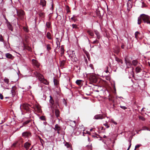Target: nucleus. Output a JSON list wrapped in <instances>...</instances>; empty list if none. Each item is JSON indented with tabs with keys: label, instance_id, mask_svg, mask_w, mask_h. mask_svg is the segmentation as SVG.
Returning a JSON list of instances; mask_svg holds the SVG:
<instances>
[{
	"label": "nucleus",
	"instance_id": "1",
	"mask_svg": "<svg viewBox=\"0 0 150 150\" xmlns=\"http://www.w3.org/2000/svg\"><path fill=\"white\" fill-rule=\"evenodd\" d=\"M142 20L144 22L150 25V17L148 15L142 14L138 18L137 23L140 25L142 23Z\"/></svg>",
	"mask_w": 150,
	"mask_h": 150
},
{
	"label": "nucleus",
	"instance_id": "2",
	"mask_svg": "<svg viewBox=\"0 0 150 150\" xmlns=\"http://www.w3.org/2000/svg\"><path fill=\"white\" fill-rule=\"evenodd\" d=\"M30 107L33 109L34 110L38 113L40 112L41 111V108L38 104H32V105H30Z\"/></svg>",
	"mask_w": 150,
	"mask_h": 150
},
{
	"label": "nucleus",
	"instance_id": "3",
	"mask_svg": "<svg viewBox=\"0 0 150 150\" xmlns=\"http://www.w3.org/2000/svg\"><path fill=\"white\" fill-rule=\"evenodd\" d=\"M76 129L77 131L76 134L77 135H79V134L81 133L82 132H83L82 133L83 134V135L84 136H85L84 134L85 133L84 132V129L83 126L79 127L77 129ZM86 132L85 133V134L87 133L88 134H90V132H88L87 131H86Z\"/></svg>",
	"mask_w": 150,
	"mask_h": 150
},
{
	"label": "nucleus",
	"instance_id": "4",
	"mask_svg": "<svg viewBox=\"0 0 150 150\" xmlns=\"http://www.w3.org/2000/svg\"><path fill=\"white\" fill-rule=\"evenodd\" d=\"M31 104H29L28 103H23L22 104V108L25 110L28 113L31 112V109L30 108V105Z\"/></svg>",
	"mask_w": 150,
	"mask_h": 150
},
{
	"label": "nucleus",
	"instance_id": "5",
	"mask_svg": "<svg viewBox=\"0 0 150 150\" xmlns=\"http://www.w3.org/2000/svg\"><path fill=\"white\" fill-rule=\"evenodd\" d=\"M18 16L21 20L23 19L24 18L25 13L24 11L22 10H16Z\"/></svg>",
	"mask_w": 150,
	"mask_h": 150
},
{
	"label": "nucleus",
	"instance_id": "6",
	"mask_svg": "<svg viewBox=\"0 0 150 150\" xmlns=\"http://www.w3.org/2000/svg\"><path fill=\"white\" fill-rule=\"evenodd\" d=\"M90 82L89 83L91 84L92 83H96L97 81V79L96 76L94 75H91L89 77Z\"/></svg>",
	"mask_w": 150,
	"mask_h": 150
},
{
	"label": "nucleus",
	"instance_id": "7",
	"mask_svg": "<svg viewBox=\"0 0 150 150\" xmlns=\"http://www.w3.org/2000/svg\"><path fill=\"white\" fill-rule=\"evenodd\" d=\"M135 38L138 41L139 39L141 40L143 38V36L141 35V33L138 31L136 32L134 34Z\"/></svg>",
	"mask_w": 150,
	"mask_h": 150
},
{
	"label": "nucleus",
	"instance_id": "8",
	"mask_svg": "<svg viewBox=\"0 0 150 150\" xmlns=\"http://www.w3.org/2000/svg\"><path fill=\"white\" fill-rule=\"evenodd\" d=\"M34 74L40 81L44 78L43 75L37 71H35Z\"/></svg>",
	"mask_w": 150,
	"mask_h": 150
},
{
	"label": "nucleus",
	"instance_id": "9",
	"mask_svg": "<svg viewBox=\"0 0 150 150\" xmlns=\"http://www.w3.org/2000/svg\"><path fill=\"white\" fill-rule=\"evenodd\" d=\"M31 136V133L29 131H25L22 133V137L24 138H28Z\"/></svg>",
	"mask_w": 150,
	"mask_h": 150
},
{
	"label": "nucleus",
	"instance_id": "10",
	"mask_svg": "<svg viewBox=\"0 0 150 150\" xmlns=\"http://www.w3.org/2000/svg\"><path fill=\"white\" fill-rule=\"evenodd\" d=\"M132 0H128L127 3V10L129 12L131 8L132 7Z\"/></svg>",
	"mask_w": 150,
	"mask_h": 150
},
{
	"label": "nucleus",
	"instance_id": "11",
	"mask_svg": "<svg viewBox=\"0 0 150 150\" xmlns=\"http://www.w3.org/2000/svg\"><path fill=\"white\" fill-rule=\"evenodd\" d=\"M125 62L127 67L129 68L131 66L132 63L128 58L126 57L125 58Z\"/></svg>",
	"mask_w": 150,
	"mask_h": 150
},
{
	"label": "nucleus",
	"instance_id": "12",
	"mask_svg": "<svg viewBox=\"0 0 150 150\" xmlns=\"http://www.w3.org/2000/svg\"><path fill=\"white\" fill-rule=\"evenodd\" d=\"M32 62L33 65L36 67L37 68H39L40 67V64L38 61L35 59L32 60Z\"/></svg>",
	"mask_w": 150,
	"mask_h": 150
},
{
	"label": "nucleus",
	"instance_id": "13",
	"mask_svg": "<svg viewBox=\"0 0 150 150\" xmlns=\"http://www.w3.org/2000/svg\"><path fill=\"white\" fill-rule=\"evenodd\" d=\"M46 1L45 0H40L39 5L44 8L46 6Z\"/></svg>",
	"mask_w": 150,
	"mask_h": 150
},
{
	"label": "nucleus",
	"instance_id": "14",
	"mask_svg": "<svg viewBox=\"0 0 150 150\" xmlns=\"http://www.w3.org/2000/svg\"><path fill=\"white\" fill-rule=\"evenodd\" d=\"M104 118L102 115L98 114L95 115L93 119L96 120L102 119Z\"/></svg>",
	"mask_w": 150,
	"mask_h": 150
},
{
	"label": "nucleus",
	"instance_id": "15",
	"mask_svg": "<svg viewBox=\"0 0 150 150\" xmlns=\"http://www.w3.org/2000/svg\"><path fill=\"white\" fill-rule=\"evenodd\" d=\"M140 63L137 59L133 60L132 62V65H133L134 67L137 66L139 64H140Z\"/></svg>",
	"mask_w": 150,
	"mask_h": 150
},
{
	"label": "nucleus",
	"instance_id": "16",
	"mask_svg": "<svg viewBox=\"0 0 150 150\" xmlns=\"http://www.w3.org/2000/svg\"><path fill=\"white\" fill-rule=\"evenodd\" d=\"M54 112L55 115L57 118L59 117L60 112L59 110L57 108H55Z\"/></svg>",
	"mask_w": 150,
	"mask_h": 150
},
{
	"label": "nucleus",
	"instance_id": "17",
	"mask_svg": "<svg viewBox=\"0 0 150 150\" xmlns=\"http://www.w3.org/2000/svg\"><path fill=\"white\" fill-rule=\"evenodd\" d=\"M16 88L15 86L12 87L11 90V93L13 97H14L16 94Z\"/></svg>",
	"mask_w": 150,
	"mask_h": 150
},
{
	"label": "nucleus",
	"instance_id": "18",
	"mask_svg": "<svg viewBox=\"0 0 150 150\" xmlns=\"http://www.w3.org/2000/svg\"><path fill=\"white\" fill-rule=\"evenodd\" d=\"M50 105L51 107H52L53 109L54 108H57V106H55V105L54 103V101L53 99L50 100Z\"/></svg>",
	"mask_w": 150,
	"mask_h": 150
},
{
	"label": "nucleus",
	"instance_id": "19",
	"mask_svg": "<svg viewBox=\"0 0 150 150\" xmlns=\"http://www.w3.org/2000/svg\"><path fill=\"white\" fill-rule=\"evenodd\" d=\"M142 69L140 66L139 65L135 68V71L136 73H138L141 72Z\"/></svg>",
	"mask_w": 150,
	"mask_h": 150
},
{
	"label": "nucleus",
	"instance_id": "20",
	"mask_svg": "<svg viewBox=\"0 0 150 150\" xmlns=\"http://www.w3.org/2000/svg\"><path fill=\"white\" fill-rule=\"evenodd\" d=\"M31 144L28 142H26L25 143L24 145V147L26 150L29 149L30 147Z\"/></svg>",
	"mask_w": 150,
	"mask_h": 150
},
{
	"label": "nucleus",
	"instance_id": "21",
	"mask_svg": "<svg viewBox=\"0 0 150 150\" xmlns=\"http://www.w3.org/2000/svg\"><path fill=\"white\" fill-rule=\"evenodd\" d=\"M7 25L8 28L9 30L12 31H13V27L10 23H8V24H7Z\"/></svg>",
	"mask_w": 150,
	"mask_h": 150
},
{
	"label": "nucleus",
	"instance_id": "22",
	"mask_svg": "<svg viewBox=\"0 0 150 150\" xmlns=\"http://www.w3.org/2000/svg\"><path fill=\"white\" fill-rule=\"evenodd\" d=\"M92 144H91L86 146L85 148V150H92Z\"/></svg>",
	"mask_w": 150,
	"mask_h": 150
},
{
	"label": "nucleus",
	"instance_id": "23",
	"mask_svg": "<svg viewBox=\"0 0 150 150\" xmlns=\"http://www.w3.org/2000/svg\"><path fill=\"white\" fill-rule=\"evenodd\" d=\"M66 59L65 58H64V59L62 60H60V65L61 67H63L64 66L66 63Z\"/></svg>",
	"mask_w": 150,
	"mask_h": 150
},
{
	"label": "nucleus",
	"instance_id": "24",
	"mask_svg": "<svg viewBox=\"0 0 150 150\" xmlns=\"http://www.w3.org/2000/svg\"><path fill=\"white\" fill-rule=\"evenodd\" d=\"M61 129V127L57 124L55 125L54 129L55 131H60Z\"/></svg>",
	"mask_w": 150,
	"mask_h": 150
},
{
	"label": "nucleus",
	"instance_id": "25",
	"mask_svg": "<svg viewBox=\"0 0 150 150\" xmlns=\"http://www.w3.org/2000/svg\"><path fill=\"white\" fill-rule=\"evenodd\" d=\"M46 37L49 40H52V37L51 33L49 32H48L46 34Z\"/></svg>",
	"mask_w": 150,
	"mask_h": 150
},
{
	"label": "nucleus",
	"instance_id": "26",
	"mask_svg": "<svg viewBox=\"0 0 150 150\" xmlns=\"http://www.w3.org/2000/svg\"><path fill=\"white\" fill-rule=\"evenodd\" d=\"M38 14L39 15V16L42 18H44L45 16V13L42 11L38 12Z\"/></svg>",
	"mask_w": 150,
	"mask_h": 150
},
{
	"label": "nucleus",
	"instance_id": "27",
	"mask_svg": "<svg viewBox=\"0 0 150 150\" xmlns=\"http://www.w3.org/2000/svg\"><path fill=\"white\" fill-rule=\"evenodd\" d=\"M94 33L97 36V38L98 39H99L100 38V36L99 33L97 30H95Z\"/></svg>",
	"mask_w": 150,
	"mask_h": 150
},
{
	"label": "nucleus",
	"instance_id": "28",
	"mask_svg": "<svg viewBox=\"0 0 150 150\" xmlns=\"http://www.w3.org/2000/svg\"><path fill=\"white\" fill-rule=\"evenodd\" d=\"M83 81L81 80H77L76 81V83L79 85L80 86L82 84Z\"/></svg>",
	"mask_w": 150,
	"mask_h": 150
},
{
	"label": "nucleus",
	"instance_id": "29",
	"mask_svg": "<svg viewBox=\"0 0 150 150\" xmlns=\"http://www.w3.org/2000/svg\"><path fill=\"white\" fill-rule=\"evenodd\" d=\"M40 82L45 85H48L49 84V82L46 79H45L44 78L40 81Z\"/></svg>",
	"mask_w": 150,
	"mask_h": 150
},
{
	"label": "nucleus",
	"instance_id": "30",
	"mask_svg": "<svg viewBox=\"0 0 150 150\" xmlns=\"http://www.w3.org/2000/svg\"><path fill=\"white\" fill-rule=\"evenodd\" d=\"M87 33L91 36L93 37L94 35L93 32L91 30H88Z\"/></svg>",
	"mask_w": 150,
	"mask_h": 150
},
{
	"label": "nucleus",
	"instance_id": "31",
	"mask_svg": "<svg viewBox=\"0 0 150 150\" xmlns=\"http://www.w3.org/2000/svg\"><path fill=\"white\" fill-rule=\"evenodd\" d=\"M64 145L67 148H71L72 149L71 145V144L69 143L68 142H66Z\"/></svg>",
	"mask_w": 150,
	"mask_h": 150
},
{
	"label": "nucleus",
	"instance_id": "32",
	"mask_svg": "<svg viewBox=\"0 0 150 150\" xmlns=\"http://www.w3.org/2000/svg\"><path fill=\"white\" fill-rule=\"evenodd\" d=\"M70 57H71V59L73 62H76L77 60V58L75 57H74V55H72L71 54L70 55Z\"/></svg>",
	"mask_w": 150,
	"mask_h": 150
},
{
	"label": "nucleus",
	"instance_id": "33",
	"mask_svg": "<svg viewBox=\"0 0 150 150\" xmlns=\"http://www.w3.org/2000/svg\"><path fill=\"white\" fill-rule=\"evenodd\" d=\"M51 22L50 20L46 22V25L47 28H50L51 27Z\"/></svg>",
	"mask_w": 150,
	"mask_h": 150
},
{
	"label": "nucleus",
	"instance_id": "34",
	"mask_svg": "<svg viewBox=\"0 0 150 150\" xmlns=\"http://www.w3.org/2000/svg\"><path fill=\"white\" fill-rule=\"evenodd\" d=\"M6 58L11 59L12 58V55L9 53H7L6 54Z\"/></svg>",
	"mask_w": 150,
	"mask_h": 150
},
{
	"label": "nucleus",
	"instance_id": "35",
	"mask_svg": "<svg viewBox=\"0 0 150 150\" xmlns=\"http://www.w3.org/2000/svg\"><path fill=\"white\" fill-rule=\"evenodd\" d=\"M80 67L77 66H76L74 68L75 69H76V71L78 72H79L80 71Z\"/></svg>",
	"mask_w": 150,
	"mask_h": 150
},
{
	"label": "nucleus",
	"instance_id": "36",
	"mask_svg": "<svg viewBox=\"0 0 150 150\" xmlns=\"http://www.w3.org/2000/svg\"><path fill=\"white\" fill-rule=\"evenodd\" d=\"M54 82L55 85L57 86L56 87H57V86L58 84V82L57 80L55 79H54Z\"/></svg>",
	"mask_w": 150,
	"mask_h": 150
},
{
	"label": "nucleus",
	"instance_id": "37",
	"mask_svg": "<svg viewBox=\"0 0 150 150\" xmlns=\"http://www.w3.org/2000/svg\"><path fill=\"white\" fill-rule=\"evenodd\" d=\"M116 50L115 51V53L117 54H118L120 52V47H117L116 48Z\"/></svg>",
	"mask_w": 150,
	"mask_h": 150
},
{
	"label": "nucleus",
	"instance_id": "38",
	"mask_svg": "<svg viewBox=\"0 0 150 150\" xmlns=\"http://www.w3.org/2000/svg\"><path fill=\"white\" fill-rule=\"evenodd\" d=\"M60 51L61 52V54L62 55L64 54V48L62 47L60 48Z\"/></svg>",
	"mask_w": 150,
	"mask_h": 150
},
{
	"label": "nucleus",
	"instance_id": "39",
	"mask_svg": "<svg viewBox=\"0 0 150 150\" xmlns=\"http://www.w3.org/2000/svg\"><path fill=\"white\" fill-rule=\"evenodd\" d=\"M30 122V120H27L25 121V122H23V126H25L26 125L28 124Z\"/></svg>",
	"mask_w": 150,
	"mask_h": 150
},
{
	"label": "nucleus",
	"instance_id": "40",
	"mask_svg": "<svg viewBox=\"0 0 150 150\" xmlns=\"http://www.w3.org/2000/svg\"><path fill=\"white\" fill-rule=\"evenodd\" d=\"M139 119H140L143 121H144L145 120V118H144L143 117L141 116H139Z\"/></svg>",
	"mask_w": 150,
	"mask_h": 150
},
{
	"label": "nucleus",
	"instance_id": "41",
	"mask_svg": "<svg viewBox=\"0 0 150 150\" xmlns=\"http://www.w3.org/2000/svg\"><path fill=\"white\" fill-rule=\"evenodd\" d=\"M51 49L50 45L47 44V49L48 51H49Z\"/></svg>",
	"mask_w": 150,
	"mask_h": 150
},
{
	"label": "nucleus",
	"instance_id": "42",
	"mask_svg": "<svg viewBox=\"0 0 150 150\" xmlns=\"http://www.w3.org/2000/svg\"><path fill=\"white\" fill-rule=\"evenodd\" d=\"M103 125L105 126L107 128H109L110 127V126L108 124V122L106 121V123L103 124Z\"/></svg>",
	"mask_w": 150,
	"mask_h": 150
},
{
	"label": "nucleus",
	"instance_id": "43",
	"mask_svg": "<svg viewBox=\"0 0 150 150\" xmlns=\"http://www.w3.org/2000/svg\"><path fill=\"white\" fill-rule=\"evenodd\" d=\"M72 28L73 29H76L78 28L77 25L76 24H73L72 25Z\"/></svg>",
	"mask_w": 150,
	"mask_h": 150
},
{
	"label": "nucleus",
	"instance_id": "44",
	"mask_svg": "<svg viewBox=\"0 0 150 150\" xmlns=\"http://www.w3.org/2000/svg\"><path fill=\"white\" fill-rule=\"evenodd\" d=\"M4 81L7 84H8L9 82V79L6 77L4 79Z\"/></svg>",
	"mask_w": 150,
	"mask_h": 150
},
{
	"label": "nucleus",
	"instance_id": "45",
	"mask_svg": "<svg viewBox=\"0 0 150 150\" xmlns=\"http://www.w3.org/2000/svg\"><path fill=\"white\" fill-rule=\"evenodd\" d=\"M17 144H18V142H15L14 143L12 144V145L11 146V147H16L17 146Z\"/></svg>",
	"mask_w": 150,
	"mask_h": 150
},
{
	"label": "nucleus",
	"instance_id": "46",
	"mask_svg": "<svg viewBox=\"0 0 150 150\" xmlns=\"http://www.w3.org/2000/svg\"><path fill=\"white\" fill-rule=\"evenodd\" d=\"M142 130H149V128L146 127V126H144L142 127Z\"/></svg>",
	"mask_w": 150,
	"mask_h": 150
},
{
	"label": "nucleus",
	"instance_id": "47",
	"mask_svg": "<svg viewBox=\"0 0 150 150\" xmlns=\"http://www.w3.org/2000/svg\"><path fill=\"white\" fill-rule=\"evenodd\" d=\"M40 119L42 120H46L45 117L44 116H40Z\"/></svg>",
	"mask_w": 150,
	"mask_h": 150
},
{
	"label": "nucleus",
	"instance_id": "48",
	"mask_svg": "<svg viewBox=\"0 0 150 150\" xmlns=\"http://www.w3.org/2000/svg\"><path fill=\"white\" fill-rule=\"evenodd\" d=\"M55 106H57H57H59V102L58 100H56L55 102V104H54Z\"/></svg>",
	"mask_w": 150,
	"mask_h": 150
},
{
	"label": "nucleus",
	"instance_id": "49",
	"mask_svg": "<svg viewBox=\"0 0 150 150\" xmlns=\"http://www.w3.org/2000/svg\"><path fill=\"white\" fill-rule=\"evenodd\" d=\"M93 90L94 91H96L97 92H99V91L98 90H95V88H97L98 87V86H94V85H93Z\"/></svg>",
	"mask_w": 150,
	"mask_h": 150
},
{
	"label": "nucleus",
	"instance_id": "50",
	"mask_svg": "<svg viewBox=\"0 0 150 150\" xmlns=\"http://www.w3.org/2000/svg\"><path fill=\"white\" fill-rule=\"evenodd\" d=\"M115 60L117 62H121L122 61V60H121V59H119V58H118V57H116L115 58Z\"/></svg>",
	"mask_w": 150,
	"mask_h": 150
},
{
	"label": "nucleus",
	"instance_id": "51",
	"mask_svg": "<svg viewBox=\"0 0 150 150\" xmlns=\"http://www.w3.org/2000/svg\"><path fill=\"white\" fill-rule=\"evenodd\" d=\"M66 10L67 13L70 12V11L69 9V7L68 6H67L66 7Z\"/></svg>",
	"mask_w": 150,
	"mask_h": 150
},
{
	"label": "nucleus",
	"instance_id": "52",
	"mask_svg": "<svg viewBox=\"0 0 150 150\" xmlns=\"http://www.w3.org/2000/svg\"><path fill=\"white\" fill-rule=\"evenodd\" d=\"M63 102L66 106H67V103L65 99H63Z\"/></svg>",
	"mask_w": 150,
	"mask_h": 150
},
{
	"label": "nucleus",
	"instance_id": "53",
	"mask_svg": "<svg viewBox=\"0 0 150 150\" xmlns=\"http://www.w3.org/2000/svg\"><path fill=\"white\" fill-rule=\"evenodd\" d=\"M98 43L99 41L97 39H96V40L92 42V43L93 44H97Z\"/></svg>",
	"mask_w": 150,
	"mask_h": 150
},
{
	"label": "nucleus",
	"instance_id": "54",
	"mask_svg": "<svg viewBox=\"0 0 150 150\" xmlns=\"http://www.w3.org/2000/svg\"><path fill=\"white\" fill-rule=\"evenodd\" d=\"M141 146H142V145L141 144H137V145H136L135 146V148L134 150H136V149H137V148H139V147H140Z\"/></svg>",
	"mask_w": 150,
	"mask_h": 150
},
{
	"label": "nucleus",
	"instance_id": "55",
	"mask_svg": "<svg viewBox=\"0 0 150 150\" xmlns=\"http://www.w3.org/2000/svg\"><path fill=\"white\" fill-rule=\"evenodd\" d=\"M76 17V16H75V15H74L73 16V17H71V19L74 22H75L76 21V19L74 18V17Z\"/></svg>",
	"mask_w": 150,
	"mask_h": 150
},
{
	"label": "nucleus",
	"instance_id": "56",
	"mask_svg": "<svg viewBox=\"0 0 150 150\" xmlns=\"http://www.w3.org/2000/svg\"><path fill=\"white\" fill-rule=\"evenodd\" d=\"M111 121L112 123L114 124L115 125H116L117 124V123L112 119L111 120Z\"/></svg>",
	"mask_w": 150,
	"mask_h": 150
},
{
	"label": "nucleus",
	"instance_id": "57",
	"mask_svg": "<svg viewBox=\"0 0 150 150\" xmlns=\"http://www.w3.org/2000/svg\"><path fill=\"white\" fill-rule=\"evenodd\" d=\"M56 44L57 45V47L58 46L59 47L60 42L59 41H58L57 42H56Z\"/></svg>",
	"mask_w": 150,
	"mask_h": 150
},
{
	"label": "nucleus",
	"instance_id": "58",
	"mask_svg": "<svg viewBox=\"0 0 150 150\" xmlns=\"http://www.w3.org/2000/svg\"><path fill=\"white\" fill-rule=\"evenodd\" d=\"M120 108L123 109L124 110H125L127 109V108L125 106H123L121 105V106H120Z\"/></svg>",
	"mask_w": 150,
	"mask_h": 150
},
{
	"label": "nucleus",
	"instance_id": "59",
	"mask_svg": "<svg viewBox=\"0 0 150 150\" xmlns=\"http://www.w3.org/2000/svg\"><path fill=\"white\" fill-rule=\"evenodd\" d=\"M108 67L107 66L105 68V72L106 73H107L109 71H108Z\"/></svg>",
	"mask_w": 150,
	"mask_h": 150
},
{
	"label": "nucleus",
	"instance_id": "60",
	"mask_svg": "<svg viewBox=\"0 0 150 150\" xmlns=\"http://www.w3.org/2000/svg\"><path fill=\"white\" fill-rule=\"evenodd\" d=\"M0 41L1 42H3L4 41V39L2 35H0Z\"/></svg>",
	"mask_w": 150,
	"mask_h": 150
},
{
	"label": "nucleus",
	"instance_id": "61",
	"mask_svg": "<svg viewBox=\"0 0 150 150\" xmlns=\"http://www.w3.org/2000/svg\"><path fill=\"white\" fill-rule=\"evenodd\" d=\"M51 5L52 6V7L50 8V9L52 10H53V2L52 1V2H51Z\"/></svg>",
	"mask_w": 150,
	"mask_h": 150
},
{
	"label": "nucleus",
	"instance_id": "62",
	"mask_svg": "<svg viewBox=\"0 0 150 150\" xmlns=\"http://www.w3.org/2000/svg\"><path fill=\"white\" fill-rule=\"evenodd\" d=\"M89 66L91 68V69H94L93 66V65L92 64H90L89 65Z\"/></svg>",
	"mask_w": 150,
	"mask_h": 150
},
{
	"label": "nucleus",
	"instance_id": "63",
	"mask_svg": "<svg viewBox=\"0 0 150 150\" xmlns=\"http://www.w3.org/2000/svg\"><path fill=\"white\" fill-rule=\"evenodd\" d=\"M23 29L25 31V32H28V29L26 28L23 27Z\"/></svg>",
	"mask_w": 150,
	"mask_h": 150
},
{
	"label": "nucleus",
	"instance_id": "64",
	"mask_svg": "<svg viewBox=\"0 0 150 150\" xmlns=\"http://www.w3.org/2000/svg\"><path fill=\"white\" fill-rule=\"evenodd\" d=\"M0 98L1 100H3L4 98V96L1 93L0 94Z\"/></svg>",
	"mask_w": 150,
	"mask_h": 150
}]
</instances>
